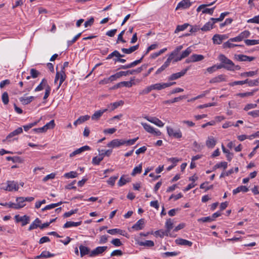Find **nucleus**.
<instances>
[{"label": "nucleus", "mask_w": 259, "mask_h": 259, "mask_svg": "<svg viewBox=\"0 0 259 259\" xmlns=\"http://www.w3.org/2000/svg\"><path fill=\"white\" fill-rule=\"evenodd\" d=\"M156 47H157V45H155V44L151 45V46H150L147 48V51H146L145 54L140 59L136 60V61L132 62L130 64H128L127 65H121L119 69H128V68H132L133 67H135L137 65L140 64L141 62H142V61L143 60V59L144 57V56L145 55L147 54L149 52V51L156 49Z\"/></svg>", "instance_id": "f257e3e1"}, {"label": "nucleus", "mask_w": 259, "mask_h": 259, "mask_svg": "<svg viewBox=\"0 0 259 259\" xmlns=\"http://www.w3.org/2000/svg\"><path fill=\"white\" fill-rule=\"evenodd\" d=\"M219 59L224 65V68L227 70H233V67L234 66V63L226 56L223 54H220L219 56Z\"/></svg>", "instance_id": "f03ea898"}, {"label": "nucleus", "mask_w": 259, "mask_h": 259, "mask_svg": "<svg viewBox=\"0 0 259 259\" xmlns=\"http://www.w3.org/2000/svg\"><path fill=\"white\" fill-rule=\"evenodd\" d=\"M167 134L169 137H173L176 139H180L182 137V134L180 129L174 130L171 127H166Z\"/></svg>", "instance_id": "7ed1b4c3"}, {"label": "nucleus", "mask_w": 259, "mask_h": 259, "mask_svg": "<svg viewBox=\"0 0 259 259\" xmlns=\"http://www.w3.org/2000/svg\"><path fill=\"white\" fill-rule=\"evenodd\" d=\"M7 185L6 187H3L1 189L8 191H17L19 189V185L18 183L14 181H7Z\"/></svg>", "instance_id": "20e7f679"}, {"label": "nucleus", "mask_w": 259, "mask_h": 259, "mask_svg": "<svg viewBox=\"0 0 259 259\" xmlns=\"http://www.w3.org/2000/svg\"><path fill=\"white\" fill-rule=\"evenodd\" d=\"M66 78V75L65 71L60 70V71H57L56 74L54 82L56 83L57 81L59 80V83L58 87L59 89L63 82L64 81Z\"/></svg>", "instance_id": "39448f33"}, {"label": "nucleus", "mask_w": 259, "mask_h": 259, "mask_svg": "<svg viewBox=\"0 0 259 259\" xmlns=\"http://www.w3.org/2000/svg\"><path fill=\"white\" fill-rule=\"evenodd\" d=\"M176 83V82H169L166 83H157L154 84H152V88L153 90H161L166 88L169 87Z\"/></svg>", "instance_id": "423d86ee"}, {"label": "nucleus", "mask_w": 259, "mask_h": 259, "mask_svg": "<svg viewBox=\"0 0 259 259\" xmlns=\"http://www.w3.org/2000/svg\"><path fill=\"white\" fill-rule=\"evenodd\" d=\"M192 51V50L190 47L187 48L186 50L182 52V53L181 54L180 56H179V57H175L174 60V62L180 61L183 59L188 57L191 54Z\"/></svg>", "instance_id": "0eeeda50"}, {"label": "nucleus", "mask_w": 259, "mask_h": 259, "mask_svg": "<svg viewBox=\"0 0 259 259\" xmlns=\"http://www.w3.org/2000/svg\"><path fill=\"white\" fill-rule=\"evenodd\" d=\"M123 145H124V140L114 139L107 144V147L114 148Z\"/></svg>", "instance_id": "6e6552de"}, {"label": "nucleus", "mask_w": 259, "mask_h": 259, "mask_svg": "<svg viewBox=\"0 0 259 259\" xmlns=\"http://www.w3.org/2000/svg\"><path fill=\"white\" fill-rule=\"evenodd\" d=\"M15 218L17 222L22 223V226L26 225L30 221L29 217L26 215H24L22 217H20L19 215H16Z\"/></svg>", "instance_id": "1a4fd4ad"}, {"label": "nucleus", "mask_w": 259, "mask_h": 259, "mask_svg": "<svg viewBox=\"0 0 259 259\" xmlns=\"http://www.w3.org/2000/svg\"><path fill=\"white\" fill-rule=\"evenodd\" d=\"M188 68H186L185 69H183L180 72H177L176 73L172 74L170 76L168 77V80H176L182 76H184L188 71Z\"/></svg>", "instance_id": "9d476101"}, {"label": "nucleus", "mask_w": 259, "mask_h": 259, "mask_svg": "<svg viewBox=\"0 0 259 259\" xmlns=\"http://www.w3.org/2000/svg\"><path fill=\"white\" fill-rule=\"evenodd\" d=\"M107 248V246H99L96 247L95 249L92 250L90 254V256H95L99 254L102 253L104 252Z\"/></svg>", "instance_id": "9b49d317"}, {"label": "nucleus", "mask_w": 259, "mask_h": 259, "mask_svg": "<svg viewBox=\"0 0 259 259\" xmlns=\"http://www.w3.org/2000/svg\"><path fill=\"white\" fill-rule=\"evenodd\" d=\"M191 5V3L189 0H182L180 3H179L176 9L178 10L179 9H187L190 7Z\"/></svg>", "instance_id": "f8f14e48"}, {"label": "nucleus", "mask_w": 259, "mask_h": 259, "mask_svg": "<svg viewBox=\"0 0 259 259\" xmlns=\"http://www.w3.org/2000/svg\"><path fill=\"white\" fill-rule=\"evenodd\" d=\"M145 118L149 122L155 124L159 127H162L164 125V123L160 119L156 117H149L147 116L145 117Z\"/></svg>", "instance_id": "ddd939ff"}, {"label": "nucleus", "mask_w": 259, "mask_h": 259, "mask_svg": "<svg viewBox=\"0 0 259 259\" xmlns=\"http://www.w3.org/2000/svg\"><path fill=\"white\" fill-rule=\"evenodd\" d=\"M144 225L145 220L144 219H141L132 226V228L136 231L141 230L144 228Z\"/></svg>", "instance_id": "4468645a"}, {"label": "nucleus", "mask_w": 259, "mask_h": 259, "mask_svg": "<svg viewBox=\"0 0 259 259\" xmlns=\"http://www.w3.org/2000/svg\"><path fill=\"white\" fill-rule=\"evenodd\" d=\"M90 149H91V148L89 146H87V145L84 146L83 147H80V148H78V149L75 150L73 152L70 153L69 156L70 157H72L74 156L75 155H76L77 154H79L84 151L90 150Z\"/></svg>", "instance_id": "2eb2a0df"}, {"label": "nucleus", "mask_w": 259, "mask_h": 259, "mask_svg": "<svg viewBox=\"0 0 259 259\" xmlns=\"http://www.w3.org/2000/svg\"><path fill=\"white\" fill-rule=\"evenodd\" d=\"M175 242L177 244L180 245L191 246L193 244L191 241L182 238H178L176 240Z\"/></svg>", "instance_id": "dca6fc26"}, {"label": "nucleus", "mask_w": 259, "mask_h": 259, "mask_svg": "<svg viewBox=\"0 0 259 259\" xmlns=\"http://www.w3.org/2000/svg\"><path fill=\"white\" fill-rule=\"evenodd\" d=\"M141 72V68H137L136 69H133L127 71H120L122 76H126L130 74H138Z\"/></svg>", "instance_id": "f3484780"}, {"label": "nucleus", "mask_w": 259, "mask_h": 259, "mask_svg": "<svg viewBox=\"0 0 259 259\" xmlns=\"http://www.w3.org/2000/svg\"><path fill=\"white\" fill-rule=\"evenodd\" d=\"M225 81H226L225 76L224 75L221 74L211 78L209 82L213 83Z\"/></svg>", "instance_id": "a211bd4d"}, {"label": "nucleus", "mask_w": 259, "mask_h": 259, "mask_svg": "<svg viewBox=\"0 0 259 259\" xmlns=\"http://www.w3.org/2000/svg\"><path fill=\"white\" fill-rule=\"evenodd\" d=\"M107 110V109H105L96 111L92 116V119L94 120H98L103 114Z\"/></svg>", "instance_id": "6ab92c4d"}, {"label": "nucleus", "mask_w": 259, "mask_h": 259, "mask_svg": "<svg viewBox=\"0 0 259 259\" xmlns=\"http://www.w3.org/2000/svg\"><path fill=\"white\" fill-rule=\"evenodd\" d=\"M79 248L80 250V254L81 257H83L85 255L90 254L91 253L90 248L87 246L80 245L79 246Z\"/></svg>", "instance_id": "aec40b11"}, {"label": "nucleus", "mask_w": 259, "mask_h": 259, "mask_svg": "<svg viewBox=\"0 0 259 259\" xmlns=\"http://www.w3.org/2000/svg\"><path fill=\"white\" fill-rule=\"evenodd\" d=\"M16 201L17 202V203L16 204L17 207H15V209H16L23 207L25 205V204L24 203L25 200L24 197H20L17 198Z\"/></svg>", "instance_id": "412c9836"}, {"label": "nucleus", "mask_w": 259, "mask_h": 259, "mask_svg": "<svg viewBox=\"0 0 259 259\" xmlns=\"http://www.w3.org/2000/svg\"><path fill=\"white\" fill-rule=\"evenodd\" d=\"M139 45H136L134 46L131 47L128 49L122 48V49H121V51L124 54H130L132 53L134 51H136L137 50H138L139 48Z\"/></svg>", "instance_id": "4be33fe9"}, {"label": "nucleus", "mask_w": 259, "mask_h": 259, "mask_svg": "<svg viewBox=\"0 0 259 259\" xmlns=\"http://www.w3.org/2000/svg\"><path fill=\"white\" fill-rule=\"evenodd\" d=\"M34 99V97L30 96L28 97H21L19 98L20 101L23 105H27L31 103Z\"/></svg>", "instance_id": "5701e85b"}, {"label": "nucleus", "mask_w": 259, "mask_h": 259, "mask_svg": "<svg viewBox=\"0 0 259 259\" xmlns=\"http://www.w3.org/2000/svg\"><path fill=\"white\" fill-rule=\"evenodd\" d=\"M54 256H55L54 254L51 253L49 251H44L41 253V254L40 255L36 256L34 258L35 259H39L40 257L48 258V257H53Z\"/></svg>", "instance_id": "b1692460"}, {"label": "nucleus", "mask_w": 259, "mask_h": 259, "mask_svg": "<svg viewBox=\"0 0 259 259\" xmlns=\"http://www.w3.org/2000/svg\"><path fill=\"white\" fill-rule=\"evenodd\" d=\"M216 144V141L213 137H209L206 141V145L208 148H212Z\"/></svg>", "instance_id": "393cba45"}, {"label": "nucleus", "mask_w": 259, "mask_h": 259, "mask_svg": "<svg viewBox=\"0 0 259 259\" xmlns=\"http://www.w3.org/2000/svg\"><path fill=\"white\" fill-rule=\"evenodd\" d=\"M6 159L8 161H12L14 163H23L24 162V159L21 157L19 156H8L6 157Z\"/></svg>", "instance_id": "a878e982"}, {"label": "nucleus", "mask_w": 259, "mask_h": 259, "mask_svg": "<svg viewBox=\"0 0 259 259\" xmlns=\"http://www.w3.org/2000/svg\"><path fill=\"white\" fill-rule=\"evenodd\" d=\"M41 223V221L38 219L36 218L33 223L30 225L28 230L31 231L33 229H36L38 227H39L40 224Z\"/></svg>", "instance_id": "bb28decb"}, {"label": "nucleus", "mask_w": 259, "mask_h": 259, "mask_svg": "<svg viewBox=\"0 0 259 259\" xmlns=\"http://www.w3.org/2000/svg\"><path fill=\"white\" fill-rule=\"evenodd\" d=\"M82 223L81 221L78 222H74L71 221L67 222L63 226L64 228H67L71 227H77Z\"/></svg>", "instance_id": "cd10ccee"}, {"label": "nucleus", "mask_w": 259, "mask_h": 259, "mask_svg": "<svg viewBox=\"0 0 259 259\" xmlns=\"http://www.w3.org/2000/svg\"><path fill=\"white\" fill-rule=\"evenodd\" d=\"M23 132V130L22 127H19L17 128L16 130L14 131L13 132L10 133L7 137V139H10L11 138H12L16 135H18Z\"/></svg>", "instance_id": "c85d7f7f"}, {"label": "nucleus", "mask_w": 259, "mask_h": 259, "mask_svg": "<svg viewBox=\"0 0 259 259\" xmlns=\"http://www.w3.org/2000/svg\"><path fill=\"white\" fill-rule=\"evenodd\" d=\"M248 191V189L245 186H240L233 190V194L236 195L240 192H247Z\"/></svg>", "instance_id": "c756f323"}, {"label": "nucleus", "mask_w": 259, "mask_h": 259, "mask_svg": "<svg viewBox=\"0 0 259 259\" xmlns=\"http://www.w3.org/2000/svg\"><path fill=\"white\" fill-rule=\"evenodd\" d=\"M186 98V96H181L179 97H176L174 98L172 100H166L163 102V103L165 104H170V103H174L175 102H177L180 101V100Z\"/></svg>", "instance_id": "7c9ffc66"}, {"label": "nucleus", "mask_w": 259, "mask_h": 259, "mask_svg": "<svg viewBox=\"0 0 259 259\" xmlns=\"http://www.w3.org/2000/svg\"><path fill=\"white\" fill-rule=\"evenodd\" d=\"M232 41H230V39L223 44L224 48H232L235 47H243V45H239L232 44Z\"/></svg>", "instance_id": "2f4dec72"}, {"label": "nucleus", "mask_w": 259, "mask_h": 259, "mask_svg": "<svg viewBox=\"0 0 259 259\" xmlns=\"http://www.w3.org/2000/svg\"><path fill=\"white\" fill-rule=\"evenodd\" d=\"M257 91H258V89H255V90H253L252 92H250L238 93L236 94V96H239L241 98H244V97H248V96H253L254 93Z\"/></svg>", "instance_id": "473e14b6"}, {"label": "nucleus", "mask_w": 259, "mask_h": 259, "mask_svg": "<svg viewBox=\"0 0 259 259\" xmlns=\"http://www.w3.org/2000/svg\"><path fill=\"white\" fill-rule=\"evenodd\" d=\"M165 226L166 229V232L169 233L173 228V222L170 219L166 220Z\"/></svg>", "instance_id": "72a5a7b5"}, {"label": "nucleus", "mask_w": 259, "mask_h": 259, "mask_svg": "<svg viewBox=\"0 0 259 259\" xmlns=\"http://www.w3.org/2000/svg\"><path fill=\"white\" fill-rule=\"evenodd\" d=\"M183 47L182 45L179 46L170 54L174 58L179 57V53L182 50Z\"/></svg>", "instance_id": "f704fd0d"}, {"label": "nucleus", "mask_w": 259, "mask_h": 259, "mask_svg": "<svg viewBox=\"0 0 259 259\" xmlns=\"http://www.w3.org/2000/svg\"><path fill=\"white\" fill-rule=\"evenodd\" d=\"M228 36L226 34L220 35V34H216L214 35V39L216 40L215 38H219V42H217L216 41V42L218 43V45L221 44L222 42V41L223 40L228 38Z\"/></svg>", "instance_id": "c9c22d12"}, {"label": "nucleus", "mask_w": 259, "mask_h": 259, "mask_svg": "<svg viewBox=\"0 0 259 259\" xmlns=\"http://www.w3.org/2000/svg\"><path fill=\"white\" fill-rule=\"evenodd\" d=\"M204 58L202 55L193 54L191 56L193 62H198L202 60Z\"/></svg>", "instance_id": "e433bc0d"}, {"label": "nucleus", "mask_w": 259, "mask_h": 259, "mask_svg": "<svg viewBox=\"0 0 259 259\" xmlns=\"http://www.w3.org/2000/svg\"><path fill=\"white\" fill-rule=\"evenodd\" d=\"M213 28V23L210 22H207L200 29L203 31H209Z\"/></svg>", "instance_id": "4c0bfd02"}, {"label": "nucleus", "mask_w": 259, "mask_h": 259, "mask_svg": "<svg viewBox=\"0 0 259 259\" xmlns=\"http://www.w3.org/2000/svg\"><path fill=\"white\" fill-rule=\"evenodd\" d=\"M142 163L139 164L138 166L135 167L132 174L131 175L133 176H135L137 174H140L142 171Z\"/></svg>", "instance_id": "58836bf2"}, {"label": "nucleus", "mask_w": 259, "mask_h": 259, "mask_svg": "<svg viewBox=\"0 0 259 259\" xmlns=\"http://www.w3.org/2000/svg\"><path fill=\"white\" fill-rule=\"evenodd\" d=\"M188 26H189V24L188 23H185L182 25H178L175 31V33H177L180 31L185 30L188 27Z\"/></svg>", "instance_id": "ea45409f"}, {"label": "nucleus", "mask_w": 259, "mask_h": 259, "mask_svg": "<svg viewBox=\"0 0 259 259\" xmlns=\"http://www.w3.org/2000/svg\"><path fill=\"white\" fill-rule=\"evenodd\" d=\"M139 244L140 246H144L147 247H152L154 245V243L151 240H146L145 242H140Z\"/></svg>", "instance_id": "a19ab883"}, {"label": "nucleus", "mask_w": 259, "mask_h": 259, "mask_svg": "<svg viewBox=\"0 0 259 259\" xmlns=\"http://www.w3.org/2000/svg\"><path fill=\"white\" fill-rule=\"evenodd\" d=\"M133 80H134V79H132L130 81H123L120 82L119 83H120V87H128V88L132 87V85L134 84V82H133Z\"/></svg>", "instance_id": "79ce46f5"}, {"label": "nucleus", "mask_w": 259, "mask_h": 259, "mask_svg": "<svg viewBox=\"0 0 259 259\" xmlns=\"http://www.w3.org/2000/svg\"><path fill=\"white\" fill-rule=\"evenodd\" d=\"M141 124L143 125L144 128L146 132L152 134L153 131L154 127L151 126L150 125L146 123H141Z\"/></svg>", "instance_id": "37998d69"}, {"label": "nucleus", "mask_w": 259, "mask_h": 259, "mask_svg": "<svg viewBox=\"0 0 259 259\" xmlns=\"http://www.w3.org/2000/svg\"><path fill=\"white\" fill-rule=\"evenodd\" d=\"M78 174L76 171H71L69 172L65 173L64 175V177L66 178H74L77 177Z\"/></svg>", "instance_id": "c03bdc74"}, {"label": "nucleus", "mask_w": 259, "mask_h": 259, "mask_svg": "<svg viewBox=\"0 0 259 259\" xmlns=\"http://www.w3.org/2000/svg\"><path fill=\"white\" fill-rule=\"evenodd\" d=\"M208 184V182H205L201 184L200 186V188L205 189V191H207L209 190L212 189L213 188V185H211L209 186H207L206 185Z\"/></svg>", "instance_id": "a18cd8bd"}, {"label": "nucleus", "mask_w": 259, "mask_h": 259, "mask_svg": "<svg viewBox=\"0 0 259 259\" xmlns=\"http://www.w3.org/2000/svg\"><path fill=\"white\" fill-rule=\"evenodd\" d=\"M2 100L3 103L5 105H7L9 102V95L7 92H4L2 96Z\"/></svg>", "instance_id": "49530a36"}, {"label": "nucleus", "mask_w": 259, "mask_h": 259, "mask_svg": "<svg viewBox=\"0 0 259 259\" xmlns=\"http://www.w3.org/2000/svg\"><path fill=\"white\" fill-rule=\"evenodd\" d=\"M121 72L120 71L118 72H117L116 73L112 75H111L109 77V81L110 82H112L113 81H115L116 80H117L118 78H120V77L122 76L121 75V74H120Z\"/></svg>", "instance_id": "de8ad7c7"}, {"label": "nucleus", "mask_w": 259, "mask_h": 259, "mask_svg": "<svg viewBox=\"0 0 259 259\" xmlns=\"http://www.w3.org/2000/svg\"><path fill=\"white\" fill-rule=\"evenodd\" d=\"M55 124L54 120H51L49 122L47 123L46 125L44 126L46 131L49 129H52L55 127Z\"/></svg>", "instance_id": "09e8293b"}, {"label": "nucleus", "mask_w": 259, "mask_h": 259, "mask_svg": "<svg viewBox=\"0 0 259 259\" xmlns=\"http://www.w3.org/2000/svg\"><path fill=\"white\" fill-rule=\"evenodd\" d=\"M245 43L247 46H253L259 44V40L255 39H246Z\"/></svg>", "instance_id": "8fccbe9b"}, {"label": "nucleus", "mask_w": 259, "mask_h": 259, "mask_svg": "<svg viewBox=\"0 0 259 259\" xmlns=\"http://www.w3.org/2000/svg\"><path fill=\"white\" fill-rule=\"evenodd\" d=\"M123 104L124 102L122 100H120L118 102H115L113 103H111L110 105L112 107V110H113L117 108L118 107L123 105Z\"/></svg>", "instance_id": "3c124183"}, {"label": "nucleus", "mask_w": 259, "mask_h": 259, "mask_svg": "<svg viewBox=\"0 0 259 259\" xmlns=\"http://www.w3.org/2000/svg\"><path fill=\"white\" fill-rule=\"evenodd\" d=\"M152 90H153V89L151 85L150 86L147 87L145 89L139 92V94L140 95H146L150 93Z\"/></svg>", "instance_id": "603ef678"}, {"label": "nucleus", "mask_w": 259, "mask_h": 259, "mask_svg": "<svg viewBox=\"0 0 259 259\" xmlns=\"http://www.w3.org/2000/svg\"><path fill=\"white\" fill-rule=\"evenodd\" d=\"M257 74V70L256 71H251L249 72H243L241 74V76H253L254 75Z\"/></svg>", "instance_id": "864d4df0"}, {"label": "nucleus", "mask_w": 259, "mask_h": 259, "mask_svg": "<svg viewBox=\"0 0 259 259\" xmlns=\"http://www.w3.org/2000/svg\"><path fill=\"white\" fill-rule=\"evenodd\" d=\"M130 181V179L127 178V179H125L123 178V176H122V177H121V178H120V179L118 182V185L119 186H122L125 185L126 183L129 182Z\"/></svg>", "instance_id": "5fc2aeb1"}, {"label": "nucleus", "mask_w": 259, "mask_h": 259, "mask_svg": "<svg viewBox=\"0 0 259 259\" xmlns=\"http://www.w3.org/2000/svg\"><path fill=\"white\" fill-rule=\"evenodd\" d=\"M139 139V137L135 138L133 139H130L128 140H124V145L126 144L127 146L133 145L135 142Z\"/></svg>", "instance_id": "6e6d98bb"}, {"label": "nucleus", "mask_w": 259, "mask_h": 259, "mask_svg": "<svg viewBox=\"0 0 259 259\" xmlns=\"http://www.w3.org/2000/svg\"><path fill=\"white\" fill-rule=\"evenodd\" d=\"M103 160L102 158L99 156L93 157L92 163L94 165H99L100 162Z\"/></svg>", "instance_id": "4d7b16f0"}, {"label": "nucleus", "mask_w": 259, "mask_h": 259, "mask_svg": "<svg viewBox=\"0 0 259 259\" xmlns=\"http://www.w3.org/2000/svg\"><path fill=\"white\" fill-rule=\"evenodd\" d=\"M40 74V73L36 70V69L34 68H32L30 69V74L31 76L33 78H35Z\"/></svg>", "instance_id": "13d9d810"}, {"label": "nucleus", "mask_w": 259, "mask_h": 259, "mask_svg": "<svg viewBox=\"0 0 259 259\" xmlns=\"http://www.w3.org/2000/svg\"><path fill=\"white\" fill-rule=\"evenodd\" d=\"M78 209H73V210H71L69 211H68V212H66L65 213H64L63 214V217L64 218H68V217H70L71 215L74 214V213H76L78 211Z\"/></svg>", "instance_id": "bf43d9fd"}, {"label": "nucleus", "mask_w": 259, "mask_h": 259, "mask_svg": "<svg viewBox=\"0 0 259 259\" xmlns=\"http://www.w3.org/2000/svg\"><path fill=\"white\" fill-rule=\"evenodd\" d=\"M235 58L238 61H246V55H235Z\"/></svg>", "instance_id": "052dcab7"}, {"label": "nucleus", "mask_w": 259, "mask_h": 259, "mask_svg": "<svg viewBox=\"0 0 259 259\" xmlns=\"http://www.w3.org/2000/svg\"><path fill=\"white\" fill-rule=\"evenodd\" d=\"M174 58L173 56H172L171 55H169L168 56V58L167 59L166 61L164 62V63L163 64V66H165V67L166 68L170 64L171 61L172 60H174Z\"/></svg>", "instance_id": "680f3d73"}, {"label": "nucleus", "mask_w": 259, "mask_h": 259, "mask_svg": "<svg viewBox=\"0 0 259 259\" xmlns=\"http://www.w3.org/2000/svg\"><path fill=\"white\" fill-rule=\"evenodd\" d=\"M247 114L248 115L251 116L253 118L259 117V110L249 111Z\"/></svg>", "instance_id": "e2e57ef3"}, {"label": "nucleus", "mask_w": 259, "mask_h": 259, "mask_svg": "<svg viewBox=\"0 0 259 259\" xmlns=\"http://www.w3.org/2000/svg\"><path fill=\"white\" fill-rule=\"evenodd\" d=\"M247 79V83L248 84L249 86L253 87V86H256V85H258V83L259 82L258 79H255V80H249L248 79Z\"/></svg>", "instance_id": "0e129e2a"}, {"label": "nucleus", "mask_w": 259, "mask_h": 259, "mask_svg": "<svg viewBox=\"0 0 259 259\" xmlns=\"http://www.w3.org/2000/svg\"><path fill=\"white\" fill-rule=\"evenodd\" d=\"M118 176H114L110 177L107 181V183L112 186L115 184V181L117 179Z\"/></svg>", "instance_id": "69168bd1"}, {"label": "nucleus", "mask_w": 259, "mask_h": 259, "mask_svg": "<svg viewBox=\"0 0 259 259\" xmlns=\"http://www.w3.org/2000/svg\"><path fill=\"white\" fill-rule=\"evenodd\" d=\"M120 53L118 51H114L107 57L106 59L109 60L112 58L113 57L119 56Z\"/></svg>", "instance_id": "338daca9"}, {"label": "nucleus", "mask_w": 259, "mask_h": 259, "mask_svg": "<svg viewBox=\"0 0 259 259\" xmlns=\"http://www.w3.org/2000/svg\"><path fill=\"white\" fill-rule=\"evenodd\" d=\"M90 116L89 115H86L80 116L78 118V120H79L80 124H81L82 123L90 119Z\"/></svg>", "instance_id": "774afa93"}]
</instances>
